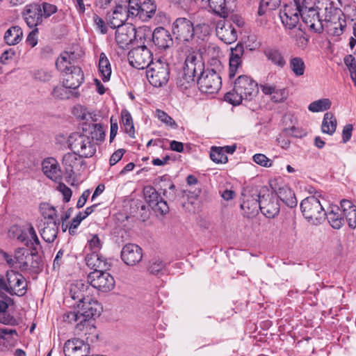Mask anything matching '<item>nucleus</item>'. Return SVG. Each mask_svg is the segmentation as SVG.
Here are the masks:
<instances>
[{"instance_id": "58836bf2", "label": "nucleus", "mask_w": 356, "mask_h": 356, "mask_svg": "<svg viewBox=\"0 0 356 356\" xmlns=\"http://www.w3.org/2000/svg\"><path fill=\"white\" fill-rule=\"evenodd\" d=\"M208 3L216 14L223 18L227 17L229 12L227 0H208Z\"/></svg>"}, {"instance_id": "c85d7f7f", "label": "nucleus", "mask_w": 356, "mask_h": 356, "mask_svg": "<svg viewBox=\"0 0 356 356\" xmlns=\"http://www.w3.org/2000/svg\"><path fill=\"white\" fill-rule=\"evenodd\" d=\"M90 288L88 282L85 284L82 281H77L71 285L70 293L71 298L74 300H77L79 303L82 300H86V298H90Z\"/></svg>"}, {"instance_id": "473e14b6", "label": "nucleus", "mask_w": 356, "mask_h": 356, "mask_svg": "<svg viewBox=\"0 0 356 356\" xmlns=\"http://www.w3.org/2000/svg\"><path fill=\"white\" fill-rule=\"evenodd\" d=\"M156 10V5L153 0H145L140 2L139 19L143 22L149 21Z\"/></svg>"}, {"instance_id": "2eb2a0df", "label": "nucleus", "mask_w": 356, "mask_h": 356, "mask_svg": "<svg viewBox=\"0 0 356 356\" xmlns=\"http://www.w3.org/2000/svg\"><path fill=\"white\" fill-rule=\"evenodd\" d=\"M261 212L268 218L275 217L280 213V206L277 197L264 189L260 197Z\"/></svg>"}, {"instance_id": "b1692460", "label": "nucleus", "mask_w": 356, "mask_h": 356, "mask_svg": "<svg viewBox=\"0 0 356 356\" xmlns=\"http://www.w3.org/2000/svg\"><path fill=\"white\" fill-rule=\"evenodd\" d=\"M272 188L276 193L277 198H279L288 207L294 208L297 206L298 200L295 193L289 186L281 184L275 185Z\"/></svg>"}, {"instance_id": "bb28decb", "label": "nucleus", "mask_w": 356, "mask_h": 356, "mask_svg": "<svg viewBox=\"0 0 356 356\" xmlns=\"http://www.w3.org/2000/svg\"><path fill=\"white\" fill-rule=\"evenodd\" d=\"M129 14L126 11V6H117L111 14H108V24L113 29L123 26L128 19Z\"/></svg>"}, {"instance_id": "f03ea898", "label": "nucleus", "mask_w": 356, "mask_h": 356, "mask_svg": "<svg viewBox=\"0 0 356 356\" xmlns=\"http://www.w3.org/2000/svg\"><path fill=\"white\" fill-rule=\"evenodd\" d=\"M105 133L100 124H85L82 131L74 132L67 139L69 148L80 156L92 157L96 152L97 142L104 139Z\"/></svg>"}, {"instance_id": "9d476101", "label": "nucleus", "mask_w": 356, "mask_h": 356, "mask_svg": "<svg viewBox=\"0 0 356 356\" xmlns=\"http://www.w3.org/2000/svg\"><path fill=\"white\" fill-rule=\"evenodd\" d=\"M107 270H98L90 273L88 275V283L103 292L111 291L115 286V280Z\"/></svg>"}, {"instance_id": "72a5a7b5", "label": "nucleus", "mask_w": 356, "mask_h": 356, "mask_svg": "<svg viewBox=\"0 0 356 356\" xmlns=\"http://www.w3.org/2000/svg\"><path fill=\"white\" fill-rule=\"evenodd\" d=\"M25 252L26 250L24 248H19L15 250L13 258L6 252H3V256L10 266H15V268H19L20 269L21 266L24 263V261H26V254L25 255Z\"/></svg>"}, {"instance_id": "f8f14e48", "label": "nucleus", "mask_w": 356, "mask_h": 356, "mask_svg": "<svg viewBox=\"0 0 356 356\" xmlns=\"http://www.w3.org/2000/svg\"><path fill=\"white\" fill-rule=\"evenodd\" d=\"M302 13V21L316 33H321L324 30L323 14L321 16L320 13L313 7L308 6V2L305 0Z\"/></svg>"}, {"instance_id": "f704fd0d", "label": "nucleus", "mask_w": 356, "mask_h": 356, "mask_svg": "<svg viewBox=\"0 0 356 356\" xmlns=\"http://www.w3.org/2000/svg\"><path fill=\"white\" fill-rule=\"evenodd\" d=\"M264 54L268 60L277 67L282 68L286 65L285 59L279 49L268 47L264 49Z\"/></svg>"}, {"instance_id": "8fccbe9b", "label": "nucleus", "mask_w": 356, "mask_h": 356, "mask_svg": "<svg viewBox=\"0 0 356 356\" xmlns=\"http://www.w3.org/2000/svg\"><path fill=\"white\" fill-rule=\"evenodd\" d=\"M126 11L129 14V17H136L139 19L140 14V1L139 0H129L128 6H126Z\"/></svg>"}, {"instance_id": "bf43d9fd", "label": "nucleus", "mask_w": 356, "mask_h": 356, "mask_svg": "<svg viewBox=\"0 0 356 356\" xmlns=\"http://www.w3.org/2000/svg\"><path fill=\"white\" fill-rule=\"evenodd\" d=\"M93 22L97 27L102 34H105L107 32V26L104 21L99 17L97 14H93Z\"/></svg>"}, {"instance_id": "a878e982", "label": "nucleus", "mask_w": 356, "mask_h": 356, "mask_svg": "<svg viewBox=\"0 0 356 356\" xmlns=\"http://www.w3.org/2000/svg\"><path fill=\"white\" fill-rule=\"evenodd\" d=\"M24 17L30 28L36 27L42 22L41 6L36 3L27 6L24 13Z\"/></svg>"}, {"instance_id": "4be33fe9", "label": "nucleus", "mask_w": 356, "mask_h": 356, "mask_svg": "<svg viewBox=\"0 0 356 356\" xmlns=\"http://www.w3.org/2000/svg\"><path fill=\"white\" fill-rule=\"evenodd\" d=\"M83 156H80L78 154L67 153L65 154L62 160V164L65 169V173L72 177L76 172H79L84 161L82 160Z\"/></svg>"}, {"instance_id": "c9c22d12", "label": "nucleus", "mask_w": 356, "mask_h": 356, "mask_svg": "<svg viewBox=\"0 0 356 356\" xmlns=\"http://www.w3.org/2000/svg\"><path fill=\"white\" fill-rule=\"evenodd\" d=\"M337 125V121L334 114L331 112L325 113L322 124L321 130L323 133L327 134L330 136L333 135L335 132Z\"/></svg>"}, {"instance_id": "a211bd4d", "label": "nucleus", "mask_w": 356, "mask_h": 356, "mask_svg": "<svg viewBox=\"0 0 356 356\" xmlns=\"http://www.w3.org/2000/svg\"><path fill=\"white\" fill-rule=\"evenodd\" d=\"M76 309L84 324L90 319L99 316L102 309L100 304L92 297L86 298V300L78 303Z\"/></svg>"}, {"instance_id": "a19ab883", "label": "nucleus", "mask_w": 356, "mask_h": 356, "mask_svg": "<svg viewBox=\"0 0 356 356\" xmlns=\"http://www.w3.org/2000/svg\"><path fill=\"white\" fill-rule=\"evenodd\" d=\"M99 70L102 75V80L108 81L111 75V64L104 53H102L99 60Z\"/></svg>"}, {"instance_id": "7ed1b4c3", "label": "nucleus", "mask_w": 356, "mask_h": 356, "mask_svg": "<svg viewBox=\"0 0 356 356\" xmlns=\"http://www.w3.org/2000/svg\"><path fill=\"white\" fill-rule=\"evenodd\" d=\"M11 231L17 233V239L29 248L30 254L26 253V259L21 266L20 270H29L32 273H38L42 266V261L39 252L42 249L40 242L36 232L32 225H30L26 231H23L18 227H13Z\"/></svg>"}, {"instance_id": "052dcab7", "label": "nucleus", "mask_w": 356, "mask_h": 356, "mask_svg": "<svg viewBox=\"0 0 356 356\" xmlns=\"http://www.w3.org/2000/svg\"><path fill=\"white\" fill-rule=\"evenodd\" d=\"M344 216L346 218L348 226L352 229H355L356 227V208L346 213Z\"/></svg>"}, {"instance_id": "0e129e2a", "label": "nucleus", "mask_w": 356, "mask_h": 356, "mask_svg": "<svg viewBox=\"0 0 356 356\" xmlns=\"http://www.w3.org/2000/svg\"><path fill=\"white\" fill-rule=\"evenodd\" d=\"M59 191L63 195V200L65 202H68L72 197V190L64 184L59 185Z\"/></svg>"}, {"instance_id": "e2e57ef3", "label": "nucleus", "mask_w": 356, "mask_h": 356, "mask_svg": "<svg viewBox=\"0 0 356 356\" xmlns=\"http://www.w3.org/2000/svg\"><path fill=\"white\" fill-rule=\"evenodd\" d=\"M38 29L37 28H35L28 35V37L26 38V42L32 47H35L38 43Z\"/></svg>"}, {"instance_id": "37998d69", "label": "nucleus", "mask_w": 356, "mask_h": 356, "mask_svg": "<svg viewBox=\"0 0 356 356\" xmlns=\"http://www.w3.org/2000/svg\"><path fill=\"white\" fill-rule=\"evenodd\" d=\"M211 159L217 163H225L227 162V156L222 147H212L210 153Z\"/></svg>"}, {"instance_id": "69168bd1", "label": "nucleus", "mask_w": 356, "mask_h": 356, "mask_svg": "<svg viewBox=\"0 0 356 356\" xmlns=\"http://www.w3.org/2000/svg\"><path fill=\"white\" fill-rule=\"evenodd\" d=\"M124 153L125 149H118L116 150L110 158V165H113L120 161Z\"/></svg>"}, {"instance_id": "f3484780", "label": "nucleus", "mask_w": 356, "mask_h": 356, "mask_svg": "<svg viewBox=\"0 0 356 356\" xmlns=\"http://www.w3.org/2000/svg\"><path fill=\"white\" fill-rule=\"evenodd\" d=\"M144 195L148 205L156 213L165 215L169 211V207L167 202L163 200L159 193L152 186H146L144 188Z\"/></svg>"}, {"instance_id": "6e6552de", "label": "nucleus", "mask_w": 356, "mask_h": 356, "mask_svg": "<svg viewBox=\"0 0 356 356\" xmlns=\"http://www.w3.org/2000/svg\"><path fill=\"white\" fill-rule=\"evenodd\" d=\"M147 78L154 87H161L165 85L170 77L168 64L160 60L152 63L146 71Z\"/></svg>"}, {"instance_id": "de8ad7c7", "label": "nucleus", "mask_w": 356, "mask_h": 356, "mask_svg": "<svg viewBox=\"0 0 356 356\" xmlns=\"http://www.w3.org/2000/svg\"><path fill=\"white\" fill-rule=\"evenodd\" d=\"M40 211L47 221H55L56 217V209L47 203H42L40 205Z\"/></svg>"}, {"instance_id": "5701e85b", "label": "nucleus", "mask_w": 356, "mask_h": 356, "mask_svg": "<svg viewBox=\"0 0 356 356\" xmlns=\"http://www.w3.org/2000/svg\"><path fill=\"white\" fill-rule=\"evenodd\" d=\"M216 35L226 44L234 42L238 38L237 32L233 25L227 21L220 20L216 25Z\"/></svg>"}, {"instance_id": "774afa93", "label": "nucleus", "mask_w": 356, "mask_h": 356, "mask_svg": "<svg viewBox=\"0 0 356 356\" xmlns=\"http://www.w3.org/2000/svg\"><path fill=\"white\" fill-rule=\"evenodd\" d=\"M244 53V48L243 44H238L234 48L232 49L230 57L241 59L242 56Z\"/></svg>"}, {"instance_id": "1a4fd4ad", "label": "nucleus", "mask_w": 356, "mask_h": 356, "mask_svg": "<svg viewBox=\"0 0 356 356\" xmlns=\"http://www.w3.org/2000/svg\"><path fill=\"white\" fill-rule=\"evenodd\" d=\"M305 0H293V5L286 6L280 12V17L283 25L289 29L297 26L302 17L303 3Z\"/></svg>"}, {"instance_id": "39448f33", "label": "nucleus", "mask_w": 356, "mask_h": 356, "mask_svg": "<svg viewBox=\"0 0 356 356\" xmlns=\"http://www.w3.org/2000/svg\"><path fill=\"white\" fill-rule=\"evenodd\" d=\"M324 30L332 36L339 37L346 28V17L343 12L331 5L323 10Z\"/></svg>"}, {"instance_id": "6e6d98bb", "label": "nucleus", "mask_w": 356, "mask_h": 356, "mask_svg": "<svg viewBox=\"0 0 356 356\" xmlns=\"http://www.w3.org/2000/svg\"><path fill=\"white\" fill-rule=\"evenodd\" d=\"M42 17L47 18L57 11V7L53 4L44 2L41 5Z\"/></svg>"}, {"instance_id": "864d4df0", "label": "nucleus", "mask_w": 356, "mask_h": 356, "mask_svg": "<svg viewBox=\"0 0 356 356\" xmlns=\"http://www.w3.org/2000/svg\"><path fill=\"white\" fill-rule=\"evenodd\" d=\"M165 267V263L160 259H152L149 262L148 270L152 274H158Z\"/></svg>"}, {"instance_id": "4c0bfd02", "label": "nucleus", "mask_w": 356, "mask_h": 356, "mask_svg": "<svg viewBox=\"0 0 356 356\" xmlns=\"http://www.w3.org/2000/svg\"><path fill=\"white\" fill-rule=\"evenodd\" d=\"M22 35L23 32L19 26H12L6 31L4 40L8 45H15L21 41Z\"/></svg>"}, {"instance_id": "7c9ffc66", "label": "nucleus", "mask_w": 356, "mask_h": 356, "mask_svg": "<svg viewBox=\"0 0 356 356\" xmlns=\"http://www.w3.org/2000/svg\"><path fill=\"white\" fill-rule=\"evenodd\" d=\"M44 174L54 181H57L60 177V170L58 162L54 158H47L42 163Z\"/></svg>"}, {"instance_id": "20e7f679", "label": "nucleus", "mask_w": 356, "mask_h": 356, "mask_svg": "<svg viewBox=\"0 0 356 356\" xmlns=\"http://www.w3.org/2000/svg\"><path fill=\"white\" fill-rule=\"evenodd\" d=\"M75 54L65 51L57 58L56 66L58 70L64 73L63 83L70 89L78 88L84 81L82 70L74 65Z\"/></svg>"}, {"instance_id": "dca6fc26", "label": "nucleus", "mask_w": 356, "mask_h": 356, "mask_svg": "<svg viewBox=\"0 0 356 356\" xmlns=\"http://www.w3.org/2000/svg\"><path fill=\"white\" fill-rule=\"evenodd\" d=\"M172 33L181 42H189L194 35V26L191 20L185 17L177 18L172 24Z\"/></svg>"}, {"instance_id": "2f4dec72", "label": "nucleus", "mask_w": 356, "mask_h": 356, "mask_svg": "<svg viewBox=\"0 0 356 356\" xmlns=\"http://www.w3.org/2000/svg\"><path fill=\"white\" fill-rule=\"evenodd\" d=\"M59 223L56 221H46L40 230L41 237L47 243H53L57 237Z\"/></svg>"}, {"instance_id": "680f3d73", "label": "nucleus", "mask_w": 356, "mask_h": 356, "mask_svg": "<svg viewBox=\"0 0 356 356\" xmlns=\"http://www.w3.org/2000/svg\"><path fill=\"white\" fill-rule=\"evenodd\" d=\"M89 247L92 252H97L102 248V243L97 235H92L91 239L89 241Z\"/></svg>"}, {"instance_id": "c03bdc74", "label": "nucleus", "mask_w": 356, "mask_h": 356, "mask_svg": "<svg viewBox=\"0 0 356 356\" xmlns=\"http://www.w3.org/2000/svg\"><path fill=\"white\" fill-rule=\"evenodd\" d=\"M290 67L293 72L300 76L304 74L305 65L303 60L300 57H294L290 60Z\"/></svg>"}, {"instance_id": "9b49d317", "label": "nucleus", "mask_w": 356, "mask_h": 356, "mask_svg": "<svg viewBox=\"0 0 356 356\" xmlns=\"http://www.w3.org/2000/svg\"><path fill=\"white\" fill-rule=\"evenodd\" d=\"M128 59L130 65L138 70L148 69L152 63H154L152 54L146 46L131 49L128 54Z\"/></svg>"}, {"instance_id": "e433bc0d", "label": "nucleus", "mask_w": 356, "mask_h": 356, "mask_svg": "<svg viewBox=\"0 0 356 356\" xmlns=\"http://www.w3.org/2000/svg\"><path fill=\"white\" fill-rule=\"evenodd\" d=\"M326 218L334 229H339L343 225V218L339 213V207H332L330 209L325 213Z\"/></svg>"}, {"instance_id": "a18cd8bd", "label": "nucleus", "mask_w": 356, "mask_h": 356, "mask_svg": "<svg viewBox=\"0 0 356 356\" xmlns=\"http://www.w3.org/2000/svg\"><path fill=\"white\" fill-rule=\"evenodd\" d=\"M225 100L233 105H239L243 101L245 102V97L241 95L236 89V84L232 91L228 92L225 95Z\"/></svg>"}, {"instance_id": "ddd939ff", "label": "nucleus", "mask_w": 356, "mask_h": 356, "mask_svg": "<svg viewBox=\"0 0 356 356\" xmlns=\"http://www.w3.org/2000/svg\"><path fill=\"white\" fill-rule=\"evenodd\" d=\"M7 291L10 295L23 296L27 291V283L24 277L15 270L7 271Z\"/></svg>"}, {"instance_id": "412c9836", "label": "nucleus", "mask_w": 356, "mask_h": 356, "mask_svg": "<svg viewBox=\"0 0 356 356\" xmlns=\"http://www.w3.org/2000/svg\"><path fill=\"white\" fill-rule=\"evenodd\" d=\"M121 258L127 265L135 266L142 260V248L134 243L126 244L122 249Z\"/></svg>"}, {"instance_id": "f257e3e1", "label": "nucleus", "mask_w": 356, "mask_h": 356, "mask_svg": "<svg viewBox=\"0 0 356 356\" xmlns=\"http://www.w3.org/2000/svg\"><path fill=\"white\" fill-rule=\"evenodd\" d=\"M195 83L202 92L215 94L221 88L222 79L214 70L204 69V63L199 52L188 51L177 84L181 90H186Z\"/></svg>"}, {"instance_id": "ea45409f", "label": "nucleus", "mask_w": 356, "mask_h": 356, "mask_svg": "<svg viewBox=\"0 0 356 356\" xmlns=\"http://www.w3.org/2000/svg\"><path fill=\"white\" fill-rule=\"evenodd\" d=\"M81 314L79 313L77 309L74 311H70L63 314V321L68 323H76L75 327L76 332L82 331L84 327V323L82 318H80Z\"/></svg>"}, {"instance_id": "4468645a", "label": "nucleus", "mask_w": 356, "mask_h": 356, "mask_svg": "<svg viewBox=\"0 0 356 356\" xmlns=\"http://www.w3.org/2000/svg\"><path fill=\"white\" fill-rule=\"evenodd\" d=\"M235 84L237 91L245 97V102L252 101L259 94L257 83L248 76H239Z\"/></svg>"}, {"instance_id": "338daca9", "label": "nucleus", "mask_w": 356, "mask_h": 356, "mask_svg": "<svg viewBox=\"0 0 356 356\" xmlns=\"http://www.w3.org/2000/svg\"><path fill=\"white\" fill-rule=\"evenodd\" d=\"M353 125L350 124H346L342 131V142L347 143L352 136Z\"/></svg>"}, {"instance_id": "0eeeda50", "label": "nucleus", "mask_w": 356, "mask_h": 356, "mask_svg": "<svg viewBox=\"0 0 356 356\" xmlns=\"http://www.w3.org/2000/svg\"><path fill=\"white\" fill-rule=\"evenodd\" d=\"M261 193L262 191H259L256 187L248 186L243 188L241 208L247 217H252L258 213Z\"/></svg>"}, {"instance_id": "79ce46f5", "label": "nucleus", "mask_w": 356, "mask_h": 356, "mask_svg": "<svg viewBox=\"0 0 356 356\" xmlns=\"http://www.w3.org/2000/svg\"><path fill=\"white\" fill-rule=\"evenodd\" d=\"M331 105L332 103L329 99L323 98L312 102L309 105L308 109L313 113L323 112L330 109Z\"/></svg>"}, {"instance_id": "423d86ee", "label": "nucleus", "mask_w": 356, "mask_h": 356, "mask_svg": "<svg viewBox=\"0 0 356 356\" xmlns=\"http://www.w3.org/2000/svg\"><path fill=\"white\" fill-rule=\"evenodd\" d=\"M300 209L305 218L313 224H319L325 218V212L318 198L309 196L300 202Z\"/></svg>"}, {"instance_id": "09e8293b", "label": "nucleus", "mask_w": 356, "mask_h": 356, "mask_svg": "<svg viewBox=\"0 0 356 356\" xmlns=\"http://www.w3.org/2000/svg\"><path fill=\"white\" fill-rule=\"evenodd\" d=\"M68 89L70 88L64 86V84L63 86H57L53 89L52 95L60 99H69L72 92Z\"/></svg>"}, {"instance_id": "49530a36", "label": "nucleus", "mask_w": 356, "mask_h": 356, "mask_svg": "<svg viewBox=\"0 0 356 356\" xmlns=\"http://www.w3.org/2000/svg\"><path fill=\"white\" fill-rule=\"evenodd\" d=\"M122 120L125 129V131L129 134L131 137H134V127L131 114L127 110L122 111Z\"/></svg>"}, {"instance_id": "13d9d810", "label": "nucleus", "mask_w": 356, "mask_h": 356, "mask_svg": "<svg viewBox=\"0 0 356 356\" xmlns=\"http://www.w3.org/2000/svg\"><path fill=\"white\" fill-rule=\"evenodd\" d=\"M241 64V59H237L229 57V76L230 79L233 78L236 73L237 69Z\"/></svg>"}, {"instance_id": "4d7b16f0", "label": "nucleus", "mask_w": 356, "mask_h": 356, "mask_svg": "<svg viewBox=\"0 0 356 356\" xmlns=\"http://www.w3.org/2000/svg\"><path fill=\"white\" fill-rule=\"evenodd\" d=\"M0 323L9 325H17L18 324L17 320L13 316H10L6 312L0 313Z\"/></svg>"}, {"instance_id": "3c124183", "label": "nucleus", "mask_w": 356, "mask_h": 356, "mask_svg": "<svg viewBox=\"0 0 356 356\" xmlns=\"http://www.w3.org/2000/svg\"><path fill=\"white\" fill-rule=\"evenodd\" d=\"M97 207V204L92 205L91 207H88L86 209L83 213L79 212L75 218L72 220V227H78L80 225L81 222L85 219L87 216L91 214L95 209Z\"/></svg>"}, {"instance_id": "603ef678", "label": "nucleus", "mask_w": 356, "mask_h": 356, "mask_svg": "<svg viewBox=\"0 0 356 356\" xmlns=\"http://www.w3.org/2000/svg\"><path fill=\"white\" fill-rule=\"evenodd\" d=\"M156 115L157 118L166 125L173 129H176L177 127V124L175 121L165 112L158 109L156 110Z\"/></svg>"}, {"instance_id": "6ab92c4d", "label": "nucleus", "mask_w": 356, "mask_h": 356, "mask_svg": "<svg viewBox=\"0 0 356 356\" xmlns=\"http://www.w3.org/2000/svg\"><path fill=\"white\" fill-rule=\"evenodd\" d=\"M136 30L132 24H126L118 27L115 31V41L121 49L128 48V46L136 39Z\"/></svg>"}, {"instance_id": "cd10ccee", "label": "nucleus", "mask_w": 356, "mask_h": 356, "mask_svg": "<svg viewBox=\"0 0 356 356\" xmlns=\"http://www.w3.org/2000/svg\"><path fill=\"white\" fill-rule=\"evenodd\" d=\"M86 261L87 266L94 269V271L109 270L111 266L107 259L97 252H92L91 254H87Z\"/></svg>"}, {"instance_id": "c756f323", "label": "nucleus", "mask_w": 356, "mask_h": 356, "mask_svg": "<svg viewBox=\"0 0 356 356\" xmlns=\"http://www.w3.org/2000/svg\"><path fill=\"white\" fill-rule=\"evenodd\" d=\"M261 88L265 95H271V100L275 103L285 101L289 96V91L286 88H277L275 85L265 84Z\"/></svg>"}, {"instance_id": "aec40b11", "label": "nucleus", "mask_w": 356, "mask_h": 356, "mask_svg": "<svg viewBox=\"0 0 356 356\" xmlns=\"http://www.w3.org/2000/svg\"><path fill=\"white\" fill-rule=\"evenodd\" d=\"M63 352L65 356H88L90 346L83 340L73 339L65 343Z\"/></svg>"}, {"instance_id": "5fc2aeb1", "label": "nucleus", "mask_w": 356, "mask_h": 356, "mask_svg": "<svg viewBox=\"0 0 356 356\" xmlns=\"http://www.w3.org/2000/svg\"><path fill=\"white\" fill-rule=\"evenodd\" d=\"M252 159L257 164L265 168H269L273 164V161L263 154H256Z\"/></svg>"}, {"instance_id": "393cba45", "label": "nucleus", "mask_w": 356, "mask_h": 356, "mask_svg": "<svg viewBox=\"0 0 356 356\" xmlns=\"http://www.w3.org/2000/svg\"><path fill=\"white\" fill-rule=\"evenodd\" d=\"M152 42L161 49H166L173 44V40L170 32L163 27H157L154 30Z\"/></svg>"}]
</instances>
